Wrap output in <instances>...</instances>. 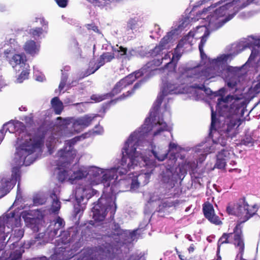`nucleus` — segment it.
Masks as SVG:
<instances>
[{
    "instance_id": "nucleus-1",
    "label": "nucleus",
    "mask_w": 260,
    "mask_h": 260,
    "mask_svg": "<svg viewBox=\"0 0 260 260\" xmlns=\"http://www.w3.org/2000/svg\"><path fill=\"white\" fill-rule=\"evenodd\" d=\"M176 78L163 84L161 92L158 95L153 106L150 110L149 117H147L141 127L132 133L121 149L122 163L128 167L129 170L139 169V174L136 173L133 176L127 179H138L139 177L148 179L156 166L155 160H165L170 153V166H174L178 157L185 158V151L177 144L170 142L169 148L163 146L153 145L151 139L165 131H170L171 127L162 118L158 115V109L162 100L168 94H186L188 97L195 99V65L186 63L181 65L175 73Z\"/></svg>"
},
{
    "instance_id": "nucleus-2",
    "label": "nucleus",
    "mask_w": 260,
    "mask_h": 260,
    "mask_svg": "<svg viewBox=\"0 0 260 260\" xmlns=\"http://www.w3.org/2000/svg\"><path fill=\"white\" fill-rule=\"evenodd\" d=\"M194 9L195 4H190L189 7L185 11L187 16L178 22H175L172 27V30L161 40L159 45L150 51V55L154 57V59L148 62L141 70L129 74L118 82L109 93L110 96L117 94L121 90L132 84L136 79L144 76L143 79L135 84L132 91H128L126 94L123 93L122 96L115 100H121L130 96L135 90L138 89L146 81V78H149L160 71V69L157 68L162 63L165 64V69L170 66L174 69L176 66L178 61L183 53L184 48L185 47L184 46H192L193 44L195 31L190 30L183 39L179 42L174 52H168L167 50L173 45L177 36L182 31L189 26L191 22L195 21Z\"/></svg>"
},
{
    "instance_id": "nucleus-3",
    "label": "nucleus",
    "mask_w": 260,
    "mask_h": 260,
    "mask_svg": "<svg viewBox=\"0 0 260 260\" xmlns=\"http://www.w3.org/2000/svg\"><path fill=\"white\" fill-rule=\"evenodd\" d=\"M4 132L15 133L17 137L14 161L18 166H29L42 153L45 135L39 132L32 134L25 131V126L19 121L4 124Z\"/></svg>"
},
{
    "instance_id": "nucleus-4",
    "label": "nucleus",
    "mask_w": 260,
    "mask_h": 260,
    "mask_svg": "<svg viewBox=\"0 0 260 260\" xmlns=\"http://www.w3.org/2000/svg\"><path fill=\"white\" fill-rule=\"evenodd\" d=\"M246 105V100L240 94L230 95L225 98L218 99L216 111L223 116L230 119L226 131L223 132L225 135L233 137L238 133V127L243 121V116Z\"/></svg>"
},
{
    "instance_id": "nucleus-5",
    "label": "nucleus",
    "mask_w": 260,
    "mask_h": 260,
    "mask_svg": "<svg viewBox=\"0 0 260 260\" xmlns=\"http://www.w3.org/2000/svg\"><path fill=\"white\" fill-rule=\"evenodd\" d=\"M84 185L80 184L76 188L75 197L76 203L74 206V214L77 216L83 213L85 208L82 206L81 202L85 198L89 200L94 196L98 197L99 192L98 190L93 189L92 186L95 185L101 184L103 186V194L106 197L112 198L116 193L120 191V181L121 180H84Z\"/></svg>"
},
{
    "instance_id": "nucleus-6",
    "label": "nucleus",
    "mask_w": 260,
    "mask_h": 260,
    "mask_svg": "<svg viewBox=\"0 0 260 260\" xmlns=\"http://www.w3.org/2000/svg\"><path fill=\"white\" fill-rule=\"evenodd\" d=\"M76 142L75 138L66 141L64 147L59 150L55 156V163L57 166L53 173L54 179H85L89 177V166H81L69 177V172L63 167L71 163L76 155L73 146Z\"/></svg>"
},
{
    "instance_id": "nucleus-7",
    "label": "nucleus",
    "mask_w": 260,
    "mask_h": 260,
    "mask_svg": "<svg viewBox=\"0 0 260 260\" xmlns=\"http://www.w3.org/2000/svg\"><path fill=\"white\" fill-rule=\"evenodd\" d=\"M253 0H224V3L216 9L213 15L207 17L209 25L214 24L217 28L230 20L239 10L248 5Z\"/></svg>"
},
{
    "instance_id": "nucleus-8",
    "label": "nucleus",
    "mask_w": 260,
    "mask_h": 260,
    "mask_svg": "<svg viewBox=\"0 0 260 260\" xmlns=\"http://www.w3.org/2000/svg\"><path fill=\"white\" fill-rule=\"evenodd\" d=\"M98 116H99L98 114H90L77 118H62L61 117H58L56 118L55 124L59 127V134L62 136L71 137L89 126L94 118Z\"/></svg>"
},
{
    "instance_id": "nucleus-9",
    "label": "nucleus",
    "mask_w": 260,
    "mask_h": 260,
    "mask_svg": "<svg viewBox=\"0 0 260 260\" xmlns=\"http://www.w3.org/2000/svg\"><path fill=\"white\" fill-rule=\"evenodd\" d=\"M258 209L259 206L256 204H249L245 197H243L239 199L234 207L227 206L226 210L229 215L237 216L241 220L238 223L241 224L256 214Z\"/></svg>"
},
{
    "instance_id": "nucleus-10",
    "label": "nucleus",
    "mask_w": 260,
    "mask_h": 260,
    "mask_svg": "<svg viewBox=\"0 0 260 260\" xmlns=\"http://www.w3.org/2000/svg\"><path fill=\"white\" fill-rule=\"evenodd\" d=\"M128 171V167L122 165V159H121L120 166L118 167H112L109 169H104L95 166H89V178L96 179H118L119 177H122L126 174Z\"/></svg>"
},
{
    "instance_id": "nucleus-11",
    "label": "nucleus",
    "mask_w": 260,
    "mask_h": 260,
    "mask_svg": "<svg viewBox=\"0 0 260 260\" xmlns=\"http://www.w3.org/2000/svg\"><path fill=\"white\" fill-rule=\"evenodd\" d=\"M242 229L241 223H237L234 227L233 232L223 233L218 241L217 252H220L222 245L231 243L239 248L240 253H243L244 250L245 244Z\"/></svg>"
},
{
    "instance_id": "nucleus-12",
    "label": "nucleus",
    "mask_w": 260,
    "mask_h": 260,
    "mask_svg": "<svg viewBox=\"0 0 260 260\" xmlns=\"http://www.w3.org/2000/svg\"><path fill=\"white\" fill-rule=\"evenodd\" d=\"M232 58L231 54H222L216 59L209 60L210 66L203 72V76L207 79L222 75V71L226 69V64Z\"/></svg>"
},
{
    "instance_id": "nucleus-13",
    "label": "nucleus",
    "mask_w": 260,
    "mask_h": 260,
    "mask_svg": "<svg viewBox=\"0 0 260 260\" xmlns=\"http://www.w3.org/2000/svg\"><path fill=\"white\" fill-rule=\"evenodd\" d=\"M106 200L102 195L92 208V218L95 221H103L107 214L110 212V218L113 220L116 211V205L115 202H111L107 205Z\"/></svg>"
},
{
    "instance_id": "nucleus-14",
    "label": "nucleus",
    "mask_w": 260,
    "mask_h": 260,
    "mask_svg": "<svg viewBox=\"0 0 260 260\" xmlns=\"http://www.w3.org/2000/svg\"><path fill=\"white\" fill-rule=\"evenodd\" d=\"M209 200L210 199L208 198L202 205L204 215L211 223L216 225H221L222 222L219 216L215 214L213 206Z\"/></svg>"
},
{
    "instance_id": "nucleus-15",
    "label": "nucleus",
    "mask_w": 260,
    "mask_h": 260,
    "mask_svg": "<svg viewBox=\"0 0 260 260\" xmlns=\"http://www.w3.org/2000/svg\"><path fill=\"white\" fill-rule=\"evenodd\" d=\"M167 180L163 183L162 187L165 189V194H168L169 196L175 197L179 194L180 190V186L181 181L183 180Z\"/></svg>"
},
{
    "instance_id": "nucleus-16",
    "label": "nucleus",
    "mask_w": 260,
    "mask_h": 260,
    "mask_svg": "<svg viewBox=\"0 0 260 260\" xmlns=\"http://www.w3.org/2000/svg\"><path fill=\"white\" fill-rule=\"evenodd\" d=\"M211 132L210 136L212 137L213 142L217 145L220 144L221 146H223L225 145L226 142L225 139L222 137L216 138L218 137L219 133L216 129V126L217 124L216 113L213 111V110L211 108Z\"/></svg>"
},
{
    "instance_id": "nucleus-17",
    "label": "nucleus",
    "mask_w": 260,
    "mask_h": 260,
    "mask_svg": "<svg viewBox=\"0 0 260 260\" xmlns=\"http://www.w3.org/2000/svg\"><path fill=\"white\" fill-rule=\"evenodd\" d=\"M26 62V56L24 54H14L9 58L10 63L16 71H19L22 68H29Z\"/></svg>"
},
{
    "instance_id": "nucleus-18",
    "label": "nucleus",
    "mask_w": 260,
    "mask_h": 260,
    "mask_svg": "<svg viewBox=\"0 0 260 260\" xmlns=\"http://www.w3.org/2000/svg\"><path fill=\"white\" fill-rule=\"evenodd\" d=\"M106 62V61H105V59L102 57V55L96 61L94 59L91 60L89 62V68L84 72L82 76L80 77V79H82L85 77H87L90 74H93Z\"/></svg>"
},
{
    "instance_id": "nucleus-19",
    "label": "nucleus",
    "mask_w": 260,
    "mask_h": 260,
    "mask_svg": "<svg viewBox=\"0 0 260 260\" xmlns=\"http://www.w3.org/2000/svg\"><path fill=\"white\" fill-rule=\"evenodd\" d=\"M199 31L204 32V35L201 37V40L199 45V49L200 52L201 57L203 61L204 59L207 58V56L204 52L203 47L207 41L208 37L209 35V32L208 29L205 25L198 26L196 27V32H198V33H199Z\"/></svg>"
},
{
    "instance_id": "nucleus-20",
    "label": "nucleus",
    "mask_w": 260,
    "mask_h": 260,
    "mask_svg": "<svg viewBox=\"0 0 260 260\" xmlns=\"http://www.w3.org/2000/svg\"><path fill=\"white\" fill-rule=\"evenodd\" d=\"M113 50L115 54H117L116 55H117L118 58L125 60H129L135 53V51L133 49L129 50L127 51L126 48L122 46H118V45L115 47L113 49Z\"/></svg>"
},
{
    "instance_id": "nucleus-21",
    "label": "nucleus",
    "mask_w": 260,
    "mask_h": 260,
    "mask_svg": "<svg viewBox=\"0 0 260 260\" xmlns=\"http://www.w3.org/2000/svg\"><path fill=\"white\" fill-rule=\"evenodd\" d=\"M17 180H0V198L6 196L14 187Z\"/></svg>"
},
{
    "instance_id": "nucleus-22",
    "label": "nucleus",
    "mask_w": 260,
    "mask_h": 260,
    "mask_svg": "<svg viewBox=\"0 0 260 260\" xmlns=\"http://www.w3.org/2000/svg\"><path fill=\"white\" fill-rule=\"evenodd\" d=\"M23 48L27 54L34 56L39 54L40 45L35 41L29 40L26 42Z\"/></svg>"
},
{
    "instance_id": "nucleus-23",
    "label": "nucleus",
    "mask_w": 260,
    "mask_h": 260,
    "mask_svg": "<svg viewBox=\"0 0 260 260\" xmlns=\"http://www.w3.org/2000/svg\"><path fill=\"white\" fill-rule=\"evenodd\" d=\"M233 155L228 150H222L217 156V161L215 166L219 169H223L225 166L226 161L230 158Z\"/></svg>"
},
{
    "instance_id": "nucleus-24",
    "label": "nucleus",
    "mask_w": 260,
    "mask_h": 260,
    "mask_svg": "<svg viewBox=\"0 0 260 260\" xmlns=\"http://www.w3.org/2000/svg\"><path fill=\"white\" fill-rule=\"evenodd\" d=\"M30 35L35 40H38L44 38L48 33L46 28L43 29V27H34L29 30Z\"/></svg>"
},
{
    "instance_id": "nucleus-25",
    "label": "nucleus",
    "mask_w": 260,
    "mask_h": 260,
    "mask_svg": "<svg viewBox=\"0 0 260 260\" xmlns=\"http://www.w3.org/2000/svg\"><path fill=\"white\" fill-rule=\"evenodd\" d=\"M60 139L61 138H58L57 135L56 134L52 135L47 139L46 145L50 154L53 152V149L56 146L57 143H61Z\"/></svg>"
},
{
    "instance_id": "nucleus-26",
    "label": "nucleus",
    "mask_w": 260,
    "mask_h": 260,
    "mask_svg": "<svg viewBox=\"0 0 260 260\" xmlns=\"http://www.w3.org/2000/svg\"><path fill=\"white\" fill-rule=\"evenodd\" d=\"M15 213L14 212H11L3 217H0V233H5V224L13 220Z\"/></svg>"
},
{
    "instance_id": "nucleus-27",
    "label": "nucleus",
    "mask_w": 260,
    "mask_h": 260,
    "mask_svg": "<svg viewBox=\"0 0 260 260\" xmlns=\"http://www.w3.org/2000/svg\"><path fill=\"white\" fill-rule=\"evenodd\" d=\"M70 240V234L68 231H63L60 232L58 239L56 240V245L59 246L61 245L68 244Z\"/></svg>"
},
{
    "instance_id": "nucleus-28",
    "label": "nucleus",
    "mask_w": 260,
    "mask_h": 260,
    "mask_svg": "<svg viewBox=\"0 0 260 260\" xmlns=\"http://www.w3.org/2000/svg\"><path fill=\"white\" fill-rule=\"evenodd\" d=\"M50 198L52 199L51 206V211L55 214H57L60 209L61 203L54 192L51 193Z\"/></svg>"
},
{
    "instance_id": "nucleus-29",
    "label": "nucleus",
    "mask_w": 260,
    "mask_h": 260,
    "mask_svg": "<svg viewBox=\"0 0 260 260\" xmlns=\"http://www.w3.org/2000/svg\"><path fill=\"white\" fill-rule=\"evenodd\" d=\"M52 107L56 114L59 115L63 109L62 102L58 97L53 98L51 101Z\"/></svg>"
},
{
    "instance_id": "nucleus-30",
    "label": "nucleus",
    "mask_w": 260,
    "mask_h": 260,
    "mask_svg": "<svg viewBox=\"0 0 260 260\" xmlns=\"http://www.w3.org/2000/svg\"><path fill=\"white\" fill-rule=\"evenodd\" d=\"M112 233H111L110 237L114 236H120L124 234L125 231L121 229L119 224L118 223L114 222L112 228Z\"/></svg>"
},
{
    "instance_id": "nucleus-31",
    "label": "nucleus",
    "mask_w": 260,
    "mask_h": 260,
    "mask_svg": "<svg viewBox=\"0 0 260 260\" xmlns=\"http://www.w3.org/2000/svg\"><path fill=\"white\" fill-rule=\"evenodd\" d=\"M127 27L132 31H137L139 27L138 18L137 17L130 18L127 21Z\"/></svg>"
},
{
    "instance_id": "nucleus-32",
    "label": "nucleus",
    "mask_w": 260,
    "mask_h": 260,
    "mask_svg": "<svg viewBox=\"0 0 260 260\" xmlns=\"http://www.w3.org/2000/svg\"><path fill=\"white\" fill-rule=\"evenodd\" d=\"M28 68L25 69L24 68H22L20 69V70H22V71L20 75L17 79V81L18 83H22L23 81V80L27 79L29 75Z\"/></svg>"
},
{
    "instance_id": "nucleus-33",
    "label": "nucleus",
    "mask_w": 260,
    "mask_h": 260,
    "mask_svg": "<svg viewBox=\"0 0 260 260\" xmlns=\"http://www.w3.org/2000/svg\"><path fill=\"white\" fill-rule=\"evenodd\" d=\"M10 44H11V49L10 50H8V49L6 50L5 51V54H11L12 53H13L12 52L13 51H16L17 50H18V49L19 48V46L17 44V42H15V40L10 39Z\"/></svg>"
},
{
    "instance_id": "nucleus-34",
    "label": "nucleus",
    "mask_w": 260,
    "mask_h": 260,
    "mask_svg": "<svg viewBox=\"0 0 260 260\" xmlns=\"http://www.w3.org/2000/svg\"><path fill=\"white\" fill-rule=\"evenodd\" d=\"M212 152H213V148H210L209 150H207L205 152H204V153H202L200 151L196 150V153H197L198 156L199 157V162L200 163H202L205 159L206 154L208 153H211Z\"/></svg>"
},
{
    "instance_id": "nucleus-35",
    "label": "nucleus",
    "mask_w": 260,
    "mask_h": 260,
    "mask_svg": "<svg viewBox=\"0 0 260 260\" xmlns=\"http://www.w3.org/2000/svg\"><path fill=\"white\" fill-rule=\"evenodd\" d=\"M68 78V75L67 74V73H62L61 81H60V84L59 85V87H58V90L59 91V92H61L62 91V90H63V89L64 88L65 85H66Z\"/></svg>"
},
{
    "instance_id": "nucleus-36",
    "label": "nucleus",
    "mask_w": 260,
    "mask_h": 260,
    "mask_svg": "<svg viewBox=\"0 0 260 260\" xmlns=\"http://www.w3.org/2000/svg\"><path fill=\"white\" fill-rule=\"evenodd\" d=\"M21 256L22 254L20 250H16L11 253L9 258V260H20Z\"/></svg>"
},
{
    "instance_id": "nucleus-37",
    "label": "nucleus",
    "mask_w": 260,
    "mask_h": 260,
    "mask_svg": "<svg viewBox=\"0 0 260 260\" xmlns=\"http://www.w3.org/2000/svg\"><path fill=\"white\" fill-rule=\"evenodd\" d=\"M34 74L36 80L42 82L45 79V76L44 75L41 73H40L38 68L36 67H34Z\"/></svg>"
},
{
    "instance_id": "nucleus-38",
    "label": "nucleus",
    "mask_w": 260,
    "mask_h": 260,
    "mask_svg": "<svg viewBox=\"0 0 260 260\" xmlns=\"http://www.w3.org/2000/svg\"><path fill=\"white\" fill-rule=\"evenodd\" d=\"M79 245V243H76L74 246V249H71L70 250H67L66 249V248H64L63 249H64L65 250L63 251L64 252H68V253H71L70 254H69V256L67 257V258L68 259H70L73 257H74L77 253V250H78V248H79V246L78 245Z\"/></svg>"
},
{
    "instance_id": "nucleus-39",
    "label": "nucleus",
    "mask_w": 260,
    "mask_h": 260,
    "mask_svg": "<svg viewBox=\"0 0 260 260\" xmlns=\"http://www.w3.org/2000/svg\"><path fill=\"white\" fill-rule=\"evenodd\" d=\"M21 177V171L19 167H13L12 170L11 179H20Z\"/></svg>"
},
{
    "instance_id": "nucleus-40",
    "label": "nucleus",
    "mask_w": 260,
    "mask_h": 260,
    "mask_svg": "<svg viewBox=\"0 0 260 260\" xmlns=\"http://www.w3.org/2000/svg\"><path fill=\"white\" fill-rule=\"evenodd\" d=\"M55 224H57V227L56 229H55L53 231V233L55 235L57 234V231L61 228H63L64 225V222L61 217L58 216L56 219Z\"/></svg>"
},
{
    "instance_id": "nucleus-41",
    "label": "nucleus",
    "mask_w": 260,
    "mask_h": 260,
    "mask_svg": "<svg viewBox=\"0 0 260 260\" xmlns=\"http://www.w3.org/2000/svg\"><path fill=\"white\" fill-rule=\"evenodd\" d=\"M227 85L230 88H235L237 90L238 85L237 80L235 78L230 79L227 82Z\"/></svg>"
},
{
    "instance_id": "nucleus-42",
    "label": "nucleus",
    "mask_w": 260,
    "mask_h": 260,
    "mask_svg": "<svg viewBox=\"0 0 260 260\" xmlns=\"http://www.w3.org/2000/svg\"><path fill=\"white\" fill-rule=\"evenodd\" d=\"M102 56L106 62H110L114 58V54L110 52L103 53Z\"/></svg>"
},
{
    "instance_id": "nucleus-43",
    "label": "nucleus",
    "mask_w": 260,
    "mask_h": 260,
    "mask_svg": "<svg viewBox=\"0 0 260 260\" xmlns=\"http://www.w3.org/2000/svg\"><path fill=\"white\" fill-rule=\"evenodd\" d=\"M38 20H40V24L42 26V27L43 29L46 28V30H48V22L45 20V19L44 17L41 18H36V21H37Z\"/></svg>"
},
{
    "instance_id": "nucleus-44",
    "label": "nucleus",
    "mask_w": 260,
    "mask_h": 260,
    "mask_svg": "<svg viewBox=\"0 0 260 260\" xmlns=\"http://www.w3.org/2000/svg\"><path fill=\"white\" fill-rule=\"evenodd\" d=\"M108 96V95H93L91 97V99L92 100L96 102H100L101 101H102L104 99H106V97Z\"/></svg>"
},
{
    "instance_id": "nucleus-45",
    "label": "nucleus",
    "mask_w": 260,
    "mask_h": 260,
    "mask_svg": "<svg viewBox=\"0 0 260 260\" xmlns=\"http://www.w3.org/2000/svg\"><path fill=\"white\" fill-rule=\"evenodd\" d=\"M132 181L131 184V190H136L138 189L140 186V183L138 180H132Z\"/></svg>"
},
{
    "instance_id": "nucleus-46",
    "label": "nucleus",
    "mask_w": 260,
    "mask_h": 260,
    "mask_svg": "<svg viewBox=\"0 0 260 260\" xmlns=\"http://www.w3.org/2000/svg\"><path fill=\"white\" fill-rule=\"evenodd\" d=\"M103 128L100 125H96L93 129V134L95 135H101L103 133Z\"/></svg>"
},
{
    "instance_id": "nucleus-47",
    "label": "nucleus",
    "mask_w": 260,
    "mask_h": 260,
    "mask_svg": "<svg viewBox=\"0 0 260 260\" xmlns=\"http://www.w3.org/2000/svg\"><path fill=\"white\" fill-rule=\"evenodd\" d=\"M59 7L65 8L67 6L68 0H55Z\"/></svg>"
},
{
    "instance_id": "nucleus-48",
    "label": "nucleus",
    "mask_w": 260,
    "mask_h": 260,
    "mask_svg": "<svg viewBox=\"0 0 260 260\" xmlns=\"http://www.w3.org/2000/svg\"><path fill=\"white\" fill-rule=\"evenodd\" d=\"M86 28L89 30H92L93 31L98 32L99 29L94 24H88L86 25Z\"/></svg>"
},
{
    "instance_id": "nucleus-49",
    "label": "nucleus",
    "mask_w": 260,
    "mask_h": 260,
    "mask_svg": "<svg viewBox=\"0 0 260 260\" xmlns=\"http://www.w3.org/2000/svg\"><path fill=\"white\" fill-rule=\"evenodd\" d=\"M15 235H17V240H19L23 236V232L21 230L15 231Z\"/></svg>"
},
{
    "instance_id": "nucleus-50",
    "label": "nucleus",
    "mask_w": 260,
    "mask_h": 260,
    "mask_svg": "<svg viewBox=\"0 0 260 260\" xmlns=\"http://www.w3.org/2000/svg\"><path fill=\"white\" fill-rule=\"evenodd\" d=\"M89 103H90V102H85V103H76L74 105L78 106L79 107H83L84 108L85 107V106L88 104Z\"/></svg>"
},
{
    "instance_id": "nucleus-51",
    "label": "nucleus",
    "mask_w": 260,
    "mask_h": 260,
    "mask_svg": "<svg viewBox=\"0 0 260 260\" xmlns=\"http://www.w3.org/2000/svg\"><path fill=\"white\" fill-rule=\"evenodd\" d=\"M4 132H5L3 128L0 130V144L1 143V142H2V141L4 138V135H5Z\"/></svg>"
},
{
    "instance_id": "nucleus-52",
    "label": "nucleus",
    "mask_w": 260,
    "mask_h": 260,
    "mask_svg": "<svg viewBox=\"0 0 260 260\" xmlns=\"http://www.w3.org/2000/svg\"><path fill=\"white\" fill-rule=\"evenodd\" d=\"M6 10V7L5 5H0V11L4 12Z\"/></svg>"
},
{
    "instance_id": "nucleus-53",
    "label": "nucleus",
    "mask_w": 260,
    "mask_h": 260,
    "mask_svg": "<svg viewBox=\"0 0 260 260\" xmlns=\"http://www.w3.org/2000/svg\"><path fill=\"white\" fill-rule=\"evenodd\" d=\"M245 144L247 145H249V144H250L249 145L250 146H251L252 145V142L251 140H245Z\"/></svg>"
},
{
    "instance_id": "nucleus-54",
    "label": "nucleus",
    "mask_w": 260,
    "mask_h": 260,
    "mask_svg": "<svg viewBox=\"0 0 260 260\" xmlns=\"http://www.w3.org/2000/svg\"><path fill=\"white\" fill-rule=\"evenodd\" d=\"M165 109H166V110H165V112L164 114H168L169 116H170V110H169V108H168L167 106H166Z\"/></svg>"
},
{
    "instance_id": "nucleus-55",
    "label": "nucleus",
    "mask_w": 260,
    "mask_h": 260,
    "mask_svg": "<svg viewBox=\"0 0 260 260\" xmlns=\"http://www.w3.org/2000/svg\"><path fill=\"white\" fill-rule=\"evenodd\" d=\"M90 3L93 4L95 5H97L98 1L97 0H88Z\"/></svg>"
},
{
    "instance_id": "nucleus-56",
    "label": "nucleus",
    "mask_w": 260,
    "mask_h": 260,
    "mask_svg": "<svg viewBox=\"0 0 260 260\" xmlns=\"http://www.w3.org/2000/svg\"><path fill=\"white\" fill-rule=\"evenodd\" d=\"M213 187L218 191V192H220V190L218 189V187L219 186H217L216 184H213Z\"/></svg>"
},
{
    "instance_id": "nucleus-57",
    "label": "nucleus",
    "mask_w": 260,
    "mask_h": 260,
    "mask_svg": "<svg viewBox=\"0 0 260 260\" xmlns=\"http://www.w3.org/2000/svg\"><path fill=\"white\" fill-rule=\"evenodd\" d=\"M188 251L189 252H192L194 251V247L192 246H190L188 248Z\"/></svg>"
},
{
    "instance_id": "nucleus-58",
    "label": "nucleus",
    "mask_w": 260,
    "mask_h": 260,
    "mask_svg": "<svg viewBox=\"0 0 260 260\" xmlns=\"http://www.w3.org/2000/svg\"><path fill=\"white\" fill-rule=\"evenodd\" d=\"M219 252H217V258L216 260H221V257L219 255Z\"/></svg>"
},
{
    "instance_id": "nucleus-59",
    "label": "nucleus",
    "mask_w": 260,
    "mask_h": 260,
    "mask_svg": "<svg viewBox=\"0 0 260 260\" xmlns=\"http://www.w3.org/2000/svg\"><path fill=\"white\" fill-rule=\"evenodd\" d=\"M29 222L31 223V222L32 223L34 221H35L36 220V219L34 218H29Z\"/></svg>"
},
{
    "instance_id": "nucleus-60",
    "label": "nucleus",
    "mask_w": 260,
    "mask_h": 260,
    "mask_svg": "<svg viewBox=\"0 0 260 260\" xmlns=\"http://www.w3.org/2000/svg\"><path fill=\"white\" fill-rule=\"evenodd\" d=\"M179 257L180 258V260H185V259L183 258V256L181 254H179Z\"/></svg>"
},
{
    "instance_id": "nucleus-61",
    "label": "nucleus",
    "mask_w": 260,
    "mask_h": 260,
    "mask_svg": "<svg viewBox=\"0 0 260 260\" xmlns=\"http://www.w3.org/2000/svg\"><path fill=\"white\" fill-rule=\"evenodd\" d=\"M19 109L20 110H24V111H25L26 110V108L24 107H21V108H19Z\"/></svg>"
},
{
    "instance_id": "nucleus-62",
    "label": "nucleus",
    "mask_w": 260,
    "mask_h": 260,
    "mask_svg": "<svg viewBox=\"0 0 260 260\" xmlns=\"http://www.w3.org/2000/svg\"><path fill=\"white\" fill-rule=\"evenodd\" d=\"M73 43H74L75 46H77L78 45V43H77V42L76 40H74L73 41Z\"/></svg>"
},
{
    "instance_id": "nucleus-63",
    "label": "nucleus",
    "mask_w": 260,
    "mask_h": 260,
    "mask_svg": "<svg viewBox=\"0 0 260 260\" xmlns=\"http://www.w3.org/2000/svg\"><path fill=\"white\" fill-rule=\"evenodd\" d=\"M68 181H70V182L72 183V184H73L74 183V181L76 180H73V179H72V180H68Z\"/></svg>"
},
{
    "instance_id": "nucleus-64",
    "label": "nucleus",
    "mask_w": 260,
    "mask_h": 260,
    "mask_svg": "<svg viewBox=\"0 0 260 260\" xmlns=\"http://www.w3.org/2000/svg\"><path fill=\"white\" fill-rule=\"evenodd\" d=\"M231 187V185H229V186H227L226 187H224L223 188L224 189H228V188H230Z\"/></svg>"
}]
</instances>
